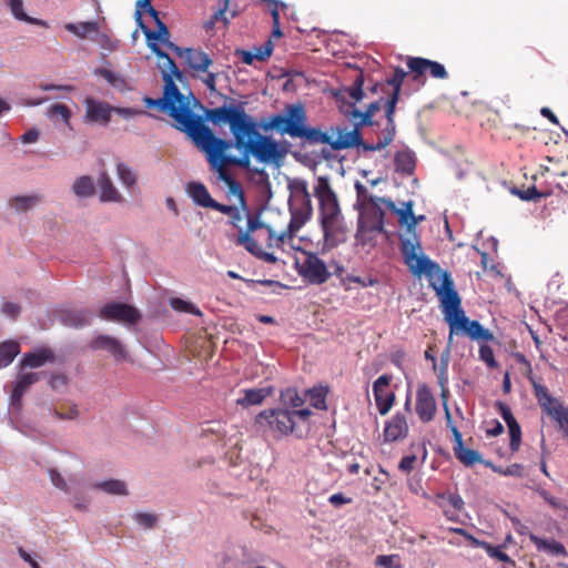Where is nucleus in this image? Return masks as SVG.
<instances>
[{"label": "nucleus", "mask_w": 568, "mask_h": 568, "mask_svg": "<svg viewBox=\"0 0 568 568\" xmlns=\"http://www.w3.org/2000/svg\"><path fill=\"white\" fill-rule=\"evenodd\" d=\"M244 105V102H240L230 106L209 109L205 113L207 120L216 125L229 124L234 146L242 153V156L227 155L226 151L232 148V142L215 136L206 125L193 142L196 148L206 154L211 169L219 174V179L225 182L234 194L240 196L242 204H244L243 192L240 184L230 175L229 166L235 165L248 169L251 164L250 156H253L260 163L280 166L287 154V148L284 143L258 132L257 123L246 113Z\"/></svg>", "instance_id": "obj_1"}, {"label": "nucleus", "mask_w": 568, "mask_h": 568, "mask_svg": "<svg viewBox=\"0 0 568 568\" xmlns=\"http://www.w3.org/2000/svg\"><path fill=\"white\" fill-rule=\"evenodd\" d=\"M445 286L437 295L440 301L444 320L449 326L448 345L453 343L454 335L465 334L473 341H494V334L485 328L478 321H471L462 308L460 297L455 290L454 282L445 277Z\"/></svg>", "instance_id": "obj_2"}, {"label": "nucleus", "mask_w": 568, "mask_h": 568, "mask_svg": "<svg viewBox=\"0 0 568 568\" xmlns=\"http://www.w3.org/2000/svg\"><path fill=\"white\" fill-rule=\"evenodd\" d=\"M153 109L168 113L175 121V128L186 133L193 142L205 126L203 120L193 113L189 98L179 90L174 81H166L163 97L155 99Z\"/></svg>", "instance_id": "obj_3"}, {"label": "nucleus", "mask_w": 568, "mask_h": 568, "mask_svg": "<svg viewBox=\"0 0 568 568\" xmlns=\"http://www.w3.org/2000/svg\"><path fill=\"white\" fill-rule=\"evenodd\" d=\"M265 130H274L281 135H288L293 139H302L308 144L326 142V132L307 125V114L302 103L287 104L282 113L270 118Z\"/></svg>", "instance_id": "obj_4"}, {"label": "nucleus", "mask_w": 568, "mask_h": 568, "mask_svg": "<svg viewBox=\"0 0 568 568\" xmlns=\"http://www.w3.org/2000/svg\"><path fill=\"white\" fill-rule=\"evenodd\" d=\"M315 195L320 202L321 224L325 242L329 246H336L345 241L347 231L341 214L337 196L326 179L318 180Z\"/></svg>", "instance_id": "obj_5"}, {"label": "nucleus", "mask_w": 568, "mask_h": 568, "mask_svg": "<svg viewBox=\"0 0 568 568\" xmlns=\"http://www.w3.org/2000/svg\"><path fill=\"white\" fill-rule=\"evenodd\" d=\"M257 231L266 232L267 248H281L286 241H290L284 232L276 234L273 229L262 222L258 216H248L246 230L239 233L236 244L244 246V248L255 257L266 263L275 264L277 257L273 253L264 251L261 244L257 243L254 236Z\"/></svg>", "instance_id": "obj_6"}, {"label": "nucleus", "mask_w": 568, "mask_h": 568, "mask_svg": "<svg viewBox=\"0 0 568 568\" xmlns=\"http://www.w3.org/2000/svg\"><path fill=\"white\" fill-rule=\"evenodd\" d=\"M418 248L419 244H415L409 240L402 243V253L404 255L405 263L413 274H425L429 281L430 286L436 292V295H438L442 292V286H445V277H447L448 281L453 280L449 273L443 271L435 262L425 255H419L417 253Z\"/></svg>", "instance_id": "obj_7"}, {"label": "nucleus", "mask_w": 568, "mask_h": 568, "mask_svg": "<svg viewBox=\"0 0 568 568\" xmlns=\"http://www.w3.org/2000/svg\"><path fill=\"white\" fill-rule=\"evenodd\" d=\"M256 432L275 439L291 435L296 426L293 415L286 408H268L254 418Z\"/></svg>", "instance_id": "obj_8"}, {"label": "nucleus", "mask_w": 568, "mask_h": 568, "mask_svg": "<svg viewBox=\"0 0 568 568\" xmlns=\"http://www.w3.org/2000/svg\"><path fill=\"white\" fill-rule=\"evenodd\" d=\"M532 388L541 409L558 424L564 438L568 440V407H565L559 399L551 396L546 386L532 382Z\"/></svg>", "instance_id": "obj_9"}, {"label": "nucleus", "mask_w": 568, "mask_h": 568, "mask_svg": "<svg viewBox=\"0 0 568 568\" xmlns=\"http://www.w3.org/2000/svg\"><path fill=\"white\" fill-rule=\"evenodd\" d=\"M302 254L303 258L295 262L298 274L311 284L326 283L332 274L326 263L316 253L303 251Z\"/></svg>", "instance_id": "obj_10"}, {"label": "nucleus", "mask_w": 568, "mask_h": 568, "mask_svg": "<svg viewBox=\"0 0 568 568\" xmlns=\"http://www.w3.org/2000/svg\"><path fill=\"white\" fill-rule=\"evenodd\" d=\"M296 191L297 193L295 200L301 201V207L298 210H294L291 205L292 217L287 229L283 231L288 240L294 237L295 233L302 227V225L310 219L312 214L311 196L307 192L306 183H300L298 186H296Z\"/></svg>", "instance_id": "obj_11"}, {"label": "nucleus", "mask_w": 568, "mask_h": 568, "mask_svg": "<svg viewBox=\"0 0 568 568\" xmlns=\"http://www.w3.org/2000/svg\"><path fill=\"white\" fill-rule=\"evenodd\" d=\"M99 315L103 320L129 325L136 324L141 318V314L135 307L121 302L105 304L100 308Z\"/></svg>", "instance_id": "obj_12"}, {"label": "nucleus", "mask_w": 568, "mask_h": 568, "mask_svg": "<svg viewBox=\"0 0 568 568\" xmlns=\"http://www.w3.org/2000/svg\"><path fill=\"white\" fill-rule=\"evenodd\" d=\"M352 122L354 123V128L352 130H348L346 126L332 128V132L336 134V138L333 139L332 135L326 133L327 141L320 142V144H328L333 150L339 151L354 148L358 145V143H362L361 128L363 125H359L357 121Z\"/></svg>", "instance_id": "obj_13"}, {"label": "nucleus", "mask_w": 568, "mask_h": 568, "mask_svg": "<svg viewBox=\"0 0 568 568\" xmlns=\"http://www.w3.org/2000/svg\"><path fill=\"white\" fill-rule=\"evenodd\" d=\"M42 375L43 373L24 372V369L20 368L14 382L12 383V389L10 393V406L13 410H21L23 395L32 385L40 381Z\"/></svg>", "instance_id": "obj_14"}, {"label": "nucleus", "mask_w": 568, "mask_h": 568, "mask_svg": "<svg viewBox=\"0 0 568 568\" xmlns=\"http://www.w3.org/2000/svg\"><path fill=\"white\" fill-rule=\"evenodd\" d=\"M407 68L414 73V80H418L420 77L428 73L435 79H447L448 72L444 64L420 57H409L407 60Z\"/></svg>", "instance_id": "obj_15"}, {"label": "nucleus", "mask_w": 568, "mask_h": 568, "mask_svg": "<svg viewBox=\"0 0 568 568\" xmlns=\"http://www.w3.org/2000/svg\"><path fill=\"white\" fill-rule=\"evenodd\" d=\"M85 123L108 125L112 116V105L92 97H87L83 101Z\"/></svg>", "instance_id": "obj_16"}, {"label": "nucleus", "mask_w": 568, "mask_h": 568, "mask_svg": "<svg viewBox=\"0 0 568 568\" xmlns=\"http://www.w3.org/2000/svg\"><path fill=\"white\" fill-rule=\"evenodd\" d=\"M384 216L385 213L377 202L363 206L358 222V235L363 236L366 231L381 233L384 229Z\"/></svg>", "instance_id": "obj_17"}, {"label": "nucleus", "mask_w": 568, "mask_h": 568, "mask_svg": "<svg viewBox=\"0 0 568 568\" xmlns=\"http://www.w3.org/2000/svg\"><path fill=\"white\" fill-rule=\"evenodd\" d=\"M392 376L381 375L373 384V394L381 415H386L395 403V394L388 389Z\"/></svg>", "instance_id": "obj_18"}, {"label": "nucleus", "mask_w": 568, "mask_h": 568, "mask_svg": "<svg viewBox=\"0 0 568 568\" xmlns=\"http://www.w3.org/2000/svg\"><path fill=\"white\" fill-rule=\"evenodd\" d=\"M169 48L179 57L184 58L187 65L194 71L206 72L213 63L210 55L200 49H182L174 43H169Z\"/></svg>", "instance_id": "obj_19"}, {"label": "nucleus", "mask_w": 568, "mask_h": 568, "mask_svg": "<svg viewBox=\"0 0 568 568\" xmlns=\"http://www.w3.org/2000/svg\"><path fill=\"white\" fill-rule=\"evenodd\" d=\"M93 351H105L114 357L116 362L125 361L128 352L124 345L115 337L100 334L95 336L89 344Z\"/></svg>", "instance_id": "obj_20"}, {"label": "nucleus", "mask_w": 568, "mask_h": 568, "mask_svg": "<svg viewBox=\"0 0 568 568\" xmlns=\"http://www.w3.org/2000/svg\"><path fill=\"white\" fill-rule=\"evenodd\" d=\"M377 135L376 143H367L362 140L356 148H362L364 151H381L388 146L396 135V123L394 118L385 116L383 128L375 131Z\"/></svg>", "instance_id": "obj_21"}, {"label": "nucleus", "mask_w": 568, "mask_h": 568, "mask_svg": "<svg viewBox=\"0 0 568 568\" xmlns=\"http://www.w3.org/2000/svg\"><path fill=\"white\" fill-rule=\"evenodd\" d=\"M416 414L423 423L430 422L436 414V400L426 385H420L416 392Z\"/></svg>", "instance_id": "obj_22"}, {"label": "nucleus", "mask_w": 568, "mask_h": 568, "mask_svg": "<svg viewBox=\"0 0 568 568\" xmlns=\"http://www.w3.org/2000/svg\"><path fill=\"white\" fill-rule=\"evenodd\" d=\"M407 72L397 67L390 79H387V84L393 88L392 93L384 101L385 116H395L396 105L399 99L400 89Z\"/></svg>", "instance_id": "obj_23"}, {"label": "nucleus", "mask_w": 568, "mask_h": 568, "mask_svg": "<svg viewBox=\"0 0 568 568\" xmlns=\"http://www.w3.org/2000/svg\"><path fill=\"white\" fill-rule=\"evenodd\" d=\"M186 192L197 206L219 211L222 205L211 196L207 187L201 182H189Z\"/></svg>", "instance_id": "obj_24"}, {"label": "nucleus", "mask_w": 568, "mask_h": 568, "mask_svg": "<svg viewBox=\"0 0 568 568\" xmlns=\"http://www.w3.org/2000/svg\"><path fill=\"white\" fill-rule=\"evenodd\" d=\"M383 98L379 100H376L368 104L365 111H361L356 109L353 105H351V110H347V115L349 116L351 121H357L359 125H367V126H376L379 129L382 124L379 122H375L373 120V116L382 109L384 108V104H382Z\"/></svg>", "instance_id": "obj_25"}, {"label": "nucleus", "mask_w": 568, "mask_h": 568, "mask_svg": "<svg viewBox=\"0 0 568 568\" xmlns=\"http://www.w3.org/2000/svg\"><path fill=\"white\" fill-rule=\"evenodd\" d=\"M93 313L89 310L65 308L58 312L59 321L72 328H80L89 325L93 320Z\"/></svg>", "instance_id": "obj_26"}, {"label": "nucleus", "mask_w": 568, "mask_h": 568, "mask_svg": "<svg viewBox=\"0 0 568 568\" xmlns=\"http://www.w3.org/2000/svg\"><path fill=\"white\" fill-rule=\"evenodd\" d=\"M408 429L406 416L397 413L385 424L383 433L384 440L387 443H394L399 439H404L408 434Z\"/></svg>", "instance_id": "obj_27"}, {"label": "nucleus", "mask_w": 568, "mask_h": 568, "mask_svg": "<svg viewBox=\"0 0 568 568\" xmlns=\"http://www.w3.org/2000/svg\"><path fill=\"white\" fill-rule=\"evenodd\" d=\"M149 47L152 52L155 53V55L161 60L160 69L162 72L164 85H166L168 80L174 81V78L181 80L182 72L178 68L174 60L171 59V57L164 52L156 43H149Z\"/></svg>", "instance_id": "obj_28"}, {"label": "nucleus", "mask_w": 568, "mask_h": 568, "mask_svg": "<svg viewBox=\"0 0 568 568\" xmlns=\"http://www.w3.org/2000/svg\"><path fill=\"white\" fill-rule=\"evenodd\" d=\"M387 209L398 216L400 225L405 226L407 232H412L416 227L415 214L413 213V201L403 202V206L398 207L392 200L381 199Z\"/></svg>", "instance_id": "obj_29"}, {"label": "nucleus", "mask_w": 568, "mask_h": 568, "mask_svg": "<svg viewBox=\"0 0 568 568\" xmlns=\"http://www.w3.org/2000/svg\"><path fill=\"white\" fill-rule=\"evenodd\" d=\"M54 361V355L49 348H39L34 352L23 354L19 362V368H39Z\"/></svg>", "instance_id": "obj_30"}, {"label": "nucleus", "mask_w": 568, "mask_h": 568, "mask_svg": "<svg viewBox=\"0 0 568 568\" xmlns=\"http://www.w3.org/2000/svg\"><path fill=\"white\" fill-rule=\"evenodd\" d=\"M98 185L100 189V200L102 202H123V196L114 186L111 178L105 171H102L98 178Z\"/></svg>", "instance_id": "obj_31"}, {"label": "nucleus", "mask_w": 568, "mask_h": 568, "mask_svg": "<svg viewBox=\"0 0 568 568\" xmlns=\"http://www.w3.org/2000/svg\"><path fill=\"white\" fill-rule=\"evenodd\" d=\"M434 503L443 509V513L450 518V513H459L464 507V500L458 494L438 493L434 497Z\"/></svg>", "instance_id": "obj_32"}, {"label": "nucleus", "mask_w": 568, "mask_h": 568, "mask_svg": "<svg viewBox=\"0 0 568 568\" xmlns=\"http://www.w3.org/2000/svg\"><path fill=\"white\" fill-rule=\"evenodd\" d=\"M529 539L538 551L556 557H566L568 555L565 546L555 539H544L532 532L529 534Z\"/></svg>", "instance_id": "obj_33"}, {"label": "nucleus", "mask_w": 568, "mask_h": 568, "mask_svg": "<svg viewBox=\"0 0 568 568\" xmlns=\"http://www.w3.org/2000/svg\"><path fill=\"white\" fill-rule=\"evenodd\" d=\"M273 390L274 388L272 386L244 389L243 397L237 399V404L242 407L260 405L265 398L273 394Z\"/></svg>", "instance_id": "obj_34"}, {"label": "nucleus", "mask_w": 568, "mask_h": 568, "mask_svg": "<svg viewBox=\"0 0 568 568\" xmlns=\"http://www.w3.org/2000/svg\"><path fill=\"white\" fill-rule=\"evenodd\" d=\"M135 14H136V21H138L140 28L142 29L148 41H151V40L160 41L162 43H165L169 47V43H171L169 41L170 32H169L166 24L163 21H159V24H156L158 30L153 31L143 23L140 11L135 12Z\"/></svg>", "instance_id": "obj_35"}, {"label": "nucleus", "mask_w": 568, "mask_h": 568, "mask_svg": "<svg viewBox=\"0 0 568 568\" xmlns=\"http://www.w3.org/2000/svg\"><path fill=\"white\" fill-rule=\"evenodd\" d=\"M394 164L397 172L412 175L415 171L416 159L410 150H402L395 153Z\"/></svg>", "instance_id": "obj_36"}, {"label": "nucleus", "mask_w": 568, "mask_h": 568, "mask_svg": "<svg viewBox=\"0 0 568 568\" xmlns=\"http://www.w3.org/2000/svg\"><path fill=\"white\" fill-rule=\"evenodd\" d=\"M473 542L477 546L483 548L487 555L500 562H507L515 565V561L503 550L501 546H493L487 541L484 540H477L471 537Z\"/></svg>", "instance_id": "obj_37"}, {"label": "nucleus", "mask_w": 568, "mask_h": 568, "mask_svg": "<svg viewBox=\"0 0 568 568\" xmlns=\"http://www.w3.org/2000/svg\"><path fill=\"white\" fill-rule=\"evenodd\" d=\"M20 353V345L14 341L0 344V368L9 366Z\"/></svg>", "instance_id": "obj_38"}, {"label": "nucleus", "mask_w": 568, "mask_h": 568, "mask_svg": "<svg viewBox=\"0 0 568 568\" xmlns=\"http://www.w3.org/2000/svg\"><path fill=\"white\" fill-rule=\"evenodd\" d=\"M95 489L102 490L110 495H122L126 496L129 494L126 484L120 479H109L104 481H98L93 484Z\"/></svg>", "instance_id": "obj_39"}, {"label": "nucleus", "mask_w": 568, "mask_h": 568, "mask_svg": "<svg viewBox=\"0 0 568 568\" xmlns=\"http://www.w3.org/2000/svg\"><path fill=\"white\" fill-rule=\"evenodd\" d=\"M64 29L80 39H85L89 34L98 32L99 26L95 21L70 22L64 26Z\"/></svg>", "instance_id": "obj_40"}, {"label": "nucleus", "mask_w": 568, "mask_h": 568, "mask_svg": "<svg viewBox=\"0 0 568 568\" xmlns=\"http://www.w3.org/2000/svg\"><path fill=\"white\" fill-rule=\"evenodd\" d=\"M455 457L465 466L469 467L476 463H481V455L471 448H467L464 445L458 447H453Z\"/></svg>", "instance_id": "obj_41"}, {"label": "nucleus", "mask_w": 568, "mask_h": 568, "mask_svg": "<svg viewBox=\"0 0 568 568\" xmlns=\"http://www.w3.org/2000/svg\"><path fill=\"white\" fill-rule=\"evenodd\" d=\"M9 8L14 16L16 19L20 21L28 22L30 24L47 27V22L40 19L31 18L23 11V2L22 0H9Z\"/></svg>", "instance_id": "obj_42"}, {"label": "nucleus", "mask_w": 568, "mask_h": 568, "mask_svg": "<svg viewBox=\"0 0 568 568\" xmlns=\"http://www.w3.org/2000/svg\"><path fill=\"white\" fill-rule=\"evenodd\" d=\"M72 190L79 197H89L94 194L93 180L89 175H82L74 181Z\"/></svg>", "instance_id": "obj_43"}, {"label": "nucleus", "mask_w": 568, "mask_h": 568, "mask_svg": "<svg viewBox=\"0 0 568 568\" xmlns=\"http://www.w3.org/2000/svg\"><path fill=\"white\" fill-rule=\"evenodd\" d=\"M41 200V195H23L14 196L10 200V203L18 212H27L29 209L40 203Z\"/></svg>", "instance_id": "obj_44"}, {"label": "nucleus", "mask_w": 568, "mask_h": 568, "mask_svg": "<svg viewBox=\"0 0 568 568\" xmlns=\"http://www.w3.org/2000/svg\"><path fill=\"white\" fill-rule=\"evenodd\" d=\"M116 174L125 187L132 189L136 184V175L128 164L119 162L116 164Z\"/></svg>", "instance_id": "obj_45"}, {"label": "nucleus", "mask_w": 568, "mask_h": 568, "mask_svg": "<svg viewBox=\"0 0 568 568\" xmlns=\"http://www.w3.org/2000/svg\"><path fill=\"white\" fill-rule=\"evenodd\" d=\"M280 400L292 408H297L304 404V399L300 396L298 392L293 388L288 387L281 392L280 394Z\"/></svg>", "instance_id": "obj_46"}, {"label": "nucleus", "mask_w": 568, "mask_h": 568, "mask_svg": "<svg viewBox=\"0 0 568 568\" xmlns=\"http://www.w3.org/2000/svg\"><path fill=\"white\" fill-rule=\"evenodd\" d=\"M170 305L171 307L176 311V312H181V313H189V314H193V315H196V316H201L202 315V312L200 311L199 307H196L194 304L187 302V301H184L180 297H173L170 300Z\"/></svg>", "instance_id": "obj_47"}, {"label": "nucleus", "mask_w": 568, "mask_h": 568, "mask_svg": "<svg viewBox=\"0 0 568 568\" xmlns=\"http://www.w3.org/2000/svg\"><path fill=\"white\" fill-rule=\"evenodd\" d=\"M48 116L51 120L60 118L63 123L69 124L71 111L65 104L54 103L48 109Z\"/></svg>", "instance_id": "obj_48"}, {"label": "nucleus", "mask_w": 568, "mask_h": 568, "mask_svg": "<svg viewBox=\"0 0 568 568\" xmlns=\"http://www.w3.org/2000/svg\"><path fill=\"white\" fill-rule=\"evenodd\" d=\"M217 212L227 215L230 217V224L239 229L240 233L243 232L240 225L243 220V215L236 206L222 204Z\"/></svg>", "instance_id": "obj_49"}, {"label": "nucleus", "mask_w": 568, "mask_h": 568, "mask_svg": "<svg viewBox=\"0 0 568 568\" xmlns=\"http://www.w3.org/2000/svg\"><path fill=\"white\" fill-rule=\"evenodd\" d=\"M326 394L327 389L323 387H315L310 390L311 405L316 409H326Z\"/></svg>", "instance_id": "obj_50"}, {"label": "nucleus", "mask_w": 568, "mask_h": 568, "mask_svg": "<svg viewBox=\"0 0 568 568\" xmlns=\"http://www.w3.org/2000/svg\"><path fill=\"white\" fill-rule=\"evenodd\" d=\"M514 193L525 201H534L540 197H547L551 194L550 191H539L535 185L529 186L527 190L516 189L514 190Z\"/></svg>", "instance_id": "obj_51"}, {"label": "nucleus", "mask_w": 568, "mask_h": 568, "mask_svg": "<svg viewBox=\"0 0 568 568\" xmlns=\"http://www.w3.org/2000/svg\"><path fill=\"white\" fill-rule=\"evenodd\" d=\"M363 85H364V75L361 72L353 81V84L348 89H346V92L354 100V102H359L363 99V97H364Z\"/></svg>", "instance_id": "obj_52"}, {"label": "nucleus", "mask_w": 568, "mask_h": 568, "mask_svg": "<svg viewBox=\"0 0 568 568\" xmlns=\"http://www.w3.org/2000/svg\"><path fill=\"white\" fill-rule=\"evenodd\" d=\"M375 565L382 568H402L400 557L398 555H378Z\"/></svg>", "instance_id": "obj_53"}, {"label": "nucleus", "mask_w": 568, "mask_h": 568, "mask_svg": "<svg viewBox=\"0 0 568 568\" xmlns=\"http://www.w3.org/2000/svg\"><path fill=\"white\" fill-rule=\"evenodd\" d=\"M479 358L483 361L489 368H496L498 366L497 361L495 359L494 351L493 348L487 345L483 344L479 346Z\"/></svg>", "instance_id": "obj_54"}, {"label": "nucleus", "mask_w": 568, "mask_h": 568, "mask_svg": "<svg viewBox=\"0 0 568 568\" xmlns=\"http://www.w3.org/2000/svg\"><path fill=\"white\" fill-rule=\"evenodd\" d=\"M99 75H101L110 85L116 89L123 88V78L119 74L108 70V69H100L97 71Z\"/></svg>", "instance_id": "obj_55"}, {"label": "nucleus", "mask_w": 568, "mask_h": 568, "mask_svg": "<svg viewBox=\"0 0 568 568\" xmlns=\"http://www.w3.org/2000/svg\"><path fill=\"white\" fill-rule=\"evenodd\" d=\"M357 202L361 203V207L367 205L368 203H374L376 200L368 193V190L365 185L357 182L355 184Z\"/></svg>", "instance_id": "obj_56"}, {"label": "nucleus", "mask_w": 568, "mask_h": 568, "mask_svg": "<svg viewBox=\"0 0 568 568\" xmlns=\"http://www.w3.org/2000/svg\"><path fill=\"white\" fill-rule=\"evenodd\" d=\"M255 60L265 61L273 52V43L271 40L266 41L263 45L254 48L252 51Z\"/></svg>", "instance_id": "obj_57"}, {"label": "nucleus", "mask_w": 568, "mask_h": 568, "mask_svg": "<svg viewBox=\"0 0 568 568\" xmlns=\"http://www.w3.org/2000/svg\"><path fill=\"white\" fill-rule=\"evenodd\" d=\"M509 429V448L513 453L517 452L521 444V429L520 426H511Z\"/></svg>", "instance_id": "obj_58"}, {"label": "nucleus", "mask_w": 568, "mask_h": 568, "mask_svg": "<svg viewBox=\"0 0 568 568\" xmlns=\"http://www.w3.org/2000/svg\"><path fill=\"white\" fill-rule=\"evenodd\" d=\"M231 0H223V4L219 8V10L211 17L214 22H223L224 26H227L229 18L226 17V12L230 9Z\"/></svg>", "instance_id": "obj_59"}, {"label": "nucleus", "mask_w": 568, "mask_h": 568, "mask_svg": "<svg viewBox=\"0 0 568 568\" xmlns=\"http://www.w3.org/2000/svg\"><path fill=\"white\" fill-rule=\"evenodd\" d=\"M205 434H215L220 439L226 436L224 425L219 422H209L206 427L203 429Z\"/></svg>", "instance_id": "obj_60"}, {"label": "nucleus", "mask_w": 568, "mask_h": 568, "mask_svg": "<svg viewBox=\"0 0 568 568\" xmlns=\"http://www.w3.org/2000/svg\"><path fill=\"white\" fill-rule=\"evenodd\" d=\"M494 471L504 475V476H521L523 475V466L519 464H513L507 466L506 468L503 467H493Z\"/></svg>", "instance_id": "obj_61"}, {"label": "nucleus", "mask_w": 568, "mask_h": 568, "mask_svg": "<svg viewBox=\"0 0 568 568\" xmlns=\"http://www.w3.org/2000/svg\"><path fill=\"white\" fill-rule=\"evenodd\" d=\"M112 113H116L124 119H130V118H133L135 115H141V114H148V112L142 111V110H138V109H133V108H120V106H113V105H112Z\"/></svg>", "instance_id": "obj_62"}, {"label": "nucleus", "mask_w": 568, "mask_h": 568, "mask_svg": "<svg viewBox=\"0 0 568 568\" xmlns=\"http://www.w3.org/2000/svg\"><path fill=\"white\" fill-rule=\"evenodd\" d=\"M1 311L6 316L16 320L21 313V306L18 303L6 302L2 304Z\"/></svg>", "instance_id": "obj_63"}, {"label": "nucleus", "mask_w": 568, "mask_h": 568, "mask_svg": "<svg viewBox=\"0 0 568 568\" xmlns=\"http://www.w3.org/2000/svg\"><path fill=\"white\" fill-rule=\"evenodd\" d=\"M134 517L136 523L145 528H152L156 523V516L152 514L138 513Z\"/></svg>", "instance_id": "obj_64"}]
</instances>
